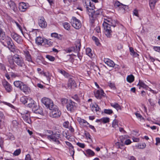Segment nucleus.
I'll return each mask as SVG.
<instances>
[{
    "label": "nucleus",
    "mask_w": 160,
    "mask_h": 160,
    "mask_svg": "<svg viewBox=\"0 0 160 160\" xmlns=\"http://www.w3.org/2000/svg\"><path fill=\"white\" fill-rule=\"evenodd\" d=\"M8 60L10 65L13 66L16 64L19 67H22L25 65L22 57L21 55L17 53L13 55L8 56Z\"/></svg>",
    "instance_id": "f257e3e1"
},
{
    "label": "nucleus",
    "mask_w": 160,
    "mask_h": 160,
    "mask_svg": "<svg viewBox=\"0 0 160 160\" xmlns=\"http://www.w3.org/2000/svg\"><path fill=\"white\" fill-rule=\"evenodd\" d=\"M61 138V132L59 131L52 133L51 135H48L47 138L51 141L56 142L57 144H59L60 142L59 139Z\"/></svg>",
    "instance_id": "f03ea898"
},
{
    "label": "nucleus",
    "mask_w": 160,
    "mask_h": 160,
    "mask_svg": "<svg viewBox=\"0 0 160 160\" xmlns=\"http://www.w3.org/2000/svg\"><path fill=\"white\" fill-rule=\"evenodd\" d=\"M4 41L7 43L9 49L11 52L13 53H18L19 51L18 49L16 48L10 37L7 36V38Z\"/></svg>",
    "instance_id": "7ed1b4c3"
},
{
    "label": "nucleus",
    "mask_w": 160,
    "mask_h": 160,
    "mask_svg": "<svg viewBox=\"0 0 160 160\" xmlns=\"http://www.w3.org/2000/svg\"><path fill=\"white\" fill-rule=\"evenodd\" d=\"M41 101L47 108L49 109L53 108L54 105L53 101L51 99L47 98H42L41 99Z\"/></svg>",
    "instance_id": "20e7f679"
},
{
    "label": "nucleus",
    "mask_w": 160,
    "mask_h": 160,
    "mask_svg": "<svg viewBox=\"0 0 160 160\" xmlns=\"http://www.w3.org/2000/svg\"><path fill=\"white\" fill-rule=\"evenodd\" d=\"M51 111L50 112L51 116L53 118H57L60 116L61 113L56 106L53 105V108L49 109Z\"/></svg>",
    "instance_id": "39448f33"
},
{
    "label": "nucleus",
    "mask_w": 160,
    "mask_h": 160,
    "mask_svg": "<svg viewBox=\"0 0 160 160\" xmlns=\"http://www.w3.org/2000/svg\"><path fill=\"white\" fill-rule=\"evenodd\" d=\"M76 103L71 100H69L68 103L66 105L68 111L71 112H74L76 109Z\"/></svg>",
    "instance_id": "423d86ee"
},
{
    "label": "nucleus",
    "mask_w": 160,
    "mask_h": 160,
    "mask_svg": "<svg viewBox=\"0 0 160 160\" xmlns=\"http://www.w3.org/2000/svg\"><path fill=\"white\" fill-rule=\"evenodd\" d=\"M75 46L74 47H72L71 48L68 49V52H70L72 51H74L75 52H78L80 50L81 47L80 40L78 39L76 40L75 42Z\"/></svg>",
    "instance_id": "0eeeda50"
},
{
    "label": "nucleus",
    "mask_w": 160,
    "mask_h": 160,
    "mask_svg": "<svg viewBox=\"0 0 160 160\" xmlns=\"http://www.w3.org/2000/svg\"><path fill=\"white\" fill-rule=\"evenodd\" d=\"M71 23L72 26L76 29H79L81 27V22L75 17L72 18Z\"/></svg>",
    "instance_id": "6e6552de"
},
{
    "label": "nucleus",
    "mask_w": 160,
    "mask_h": 160,
    "mask_svg": "<svg viewBox=\"0 0 160 160\" xmlns=\"http://www.w3.org/2000/svg\"><path fill=\"white\" fill-rule=\"evenodd\" d=\"M22 117L26 123L29 124L31 123L32 122L30 118V114L28 111L22 112L21 113Z\"/></svg>",
    "instance_id": "1a4fd4ad"
},
{
    "label": "nucleus",
    "mask_w": 160,
    "mask_h": 160,
    "mask_svg": "<svg viewBox=\"0 0 160 160\" xmlns=\"http://www.w3.org/2000/svg\"><path fill=\"white\" fill-rule=\"evenodd\" d=\"M138 85H139V88H140L141 87H142L143 88H145L146 89H149L148 90L154 94H156L158 93V90H153L150 88H149L143 82H142V81H140V80H139V83L138 84Z\"/></svg>",
    "instance_id": "9d476101"
},
{
    "label": "nucleus",
    "mask_w": 160,
    "mask_h": 160,
    "mask_svg": "<svg viewBox=\"0 0 160 160\" xmlns=\"http://www.w3.org/2000/svg\"><path fill=\"white\" fill-rule=\"evenodd\" d=\"M102 25L105 30V34L107 37H110L111 35V33L112 32L111 30V26L108 25L105 22H104Z\"/></svg>",
    "instance_id": "9b49d317"
},
{
    "label": "nucleus",
    "mask_w": 160,
    "mask_h": 160,
    "mask_svg": "<svg viewBox=\"0 0 160 160\" xmlns=\"http://www.w3.org/2000/svg\"><path fill=\"white\" fill-rule=\"evenodd\" d=\"M28 7L29 6L28 3L21 2L19 4V9L21 12H25Z\"/></svg>",
    "instance_id": "f8f14e48"
},
{
    "label": "nucleus",
    "mask_w": 160,
    "mask_h": 160,
    "mask_svg": "<svg viewBox=\"0 0 160 160\" xmlns=\"http://www.w3.org/2000/svg\"><path fill=\"white\" fill-rule=\"evenodd\" d=\"M2 85L5 90L8 92H11L12 90V88L11 85L6 81H2Z\"/></svg>",
    "instance_id": "ddd939ff"
},
{
    "label": "nucleus",
    "mask_w": 160,
    "mask_h": 160,
    "mask_svg": "<svg viewBox=\"0 0 160 160\" xmlns=\"http://www.w3.org/2000/svg\"><path fill=\"white\" fill-rule=\"evenodd\" d=\"M86 7L87 9H95L93 3H92L90 0H85Z\"/></svg>",
    "instance_id": "4468645a"
},
{
    "label": "nucleus",
    "mask_w": 160,
    "mask_h": 160,
    "mask_svg": "<svg viewBox=\"0 0 160 160\" xmlns=\"http://www.w3.org/2000/svg\"><path fill=\"white\" fill-rule=\"evenodd\" d=\"M11 37L17 42L20 43L21 42V39L20 36L17 34L12 32L11 33Z\"/></svg>",
    "instance_id": "2eb2a0df"
},
{
    "label": "nucleus",
    "mask_w": 160,
    "mask_h": 160,
    "mask_svg": "<svg viewBox=\"0 0 160 160\" xmlns=\"http://www.w3.org/2000/svg\"><path fill=\"white\" fill-rule=\"evenodd\" d=\"M94 94L95 97L98 99H100L102 97L104 96V94H105L103 91L102 89L100 90H97Z\"/></svg>",
    "instance_id": "dca6fc26"
},
{
    "label": "nucleus",
    "mask_w": 160,
    "mask_h": 160,
    "mask_svg": "<svg viewBox=\"0 0 160 160\" xmlns=\"http://www.w3.org/2000/svg\"><path fill=\"white\" fill-rule=\"evenodd\" d=\"M39 26L42 28H45L47 26V23L45 21L43 17H41L38 20Z\"/></svg>",
    "instance_id": "f3484780"
},
{
    "label": "nucleus",
    "mask_w": 160,
    "mask_h": 160,
    "mask_svg": "<svg viewBox=\"0 0 160 160\" xmlns=\"http://www.w3.org/2000/svg\"><path fill=\"white\" fill-rule=\"evenodd\" d=\"M20 90L24 93H28L30 91V88L26 84L23 83V85L21 86L20 88Z\"/></svg>",
    "instance_id": "a211bd4d"
},
{
    "label": "nucleus",
    "mask_w": 160,
    "mask_h": 160,
    "mask_svg": "<svg viewBox=\"0 0 160 160\" xmlns=\"http://www.w3.org/2000/svg\"><path fill=\"white\" fill-rule=\"evenodd\" d=\"M87 11L90 17V18L91 20L92 23L93 22V14L94 12V9H87Z\"/></svg>",
    "instance_id": "6ab92c4d"
},
{
    "label": "nucleus",
    "mask_w": 160,
    "mask_h": 160,
    "mask_svg": "<svg viewBox=\"0 0 160 160\" xmlns=\"http://www.w3.org/2000/svg\"><path fill=\"white\" fill-rule=\"evenodd\" d=\"M23 52L26 60L29 62H32L31 56L29 52L26 50L24 51Z\"/></svg>",
    "instance_id": "aec40b11"
},
{
    "label": "nucleus",
    "mask_w": 160,
    "mask_h": 160,
    "mask_svg": "<svg viewBox=\"0 0 160 160\" xmlns=\"http://www.w3.org/2000/svg\"><path fill=\"white\" fill-rule=\"evenodd\" d=\"M104 62L108 66L110 67H113L115 65L114 62L108 58L104 59Z\"/></svg>",
    "instance_id": "412c9836"
},
{
    "label": "nucleus",
    "mask_w": 160,
    "mask_h": 160,
    "mask_svg": "<svg viewBox=\"0 0 160 160\" xmlns=\"http://www.w3.org/2000/svg\"><path fill=\"white\" fill-rule=\"evenodd\" d=\"M28 107L30 108H32V109L33 108H35L36 106H37L35 102L31 98H29V102H28Z\"/></svg>",
    "instance_id": "4be33fe9"
},
{
    "label": "nucleus",
    "mask_w": 160,
    "mask_h": 160,
    "mask_svg": "<svg viewBox=\"0 0 160 160\" xmlns=\"http://www.w3.org/2000/svg\"><path fill=\"white\" fill-rule=\"evenodd\" d=\"M8 3L10 9L12 10L14 12H16L17 10V8L15 3L12 1H10L8 2Z\"/></svg>",
    "instance_id": "5701e85b"
},
{
    "label": "nucleus",
    "mask_w": 160,
    "mask_h": 160,
    "mask_svg": "<svg viewBox=\"0 0 160 160\" xmlns=\"http://www.w3.org/2000/svg\"><path fill=\"white\" fill-rule=\"evenodd\" d=\"M52 45V42L50 40H48L47 39H44L43 45L45 47H50Z\"/></svg>",
    "instance_id": "b1692460"
},
{
    "label": "nucleus",
    "mask_w": 160,
    "mask_h": 160,
    "mask_svg": "<svg viewBox=\"0 0 160 160\" xmlns=\"http://www.w3.org/2000/svg\"><path fill=\"white\" fill-rule=\"evenodd\" d=\"M86 153L83 152L84 155L86 156L92 157L95 155L94 152L90 149H88L86 151Z\"/></svg>",
    "instance_id": "393cba45"
},
{
    "label": "nucleus",
    "mask_w": 160,
    "mask_h": 160,
    "mask_svg": "<svg viewBox=\"0 0 160 160\" xmlns=\"http://www.w3.org/2000/svg\"><path fill=\"white\" fill-rule=\"evenodd\" d=\"M32 111L35 113L42 114L43 111L41 108H39L38 106H36V108L32 109Z\"/></svg>",
    "instance_id": "a878e982"
},
{
    "label": "nucleus",
    "mask_w": 160,
    "mask_h": 160,
    "mask_svg": "<svg viewBox=\"0 0 160 160\" xmlns=\"http://www.w3.org/2000/svg\"><path fill=\"white\" fill-rule=\"evenodd\" d=\"M91 109L93 112H97L98 111L99 112V110H100V109L98 105L96 103L92 104L91 106Z\"/></svg>",
    "instance_id": "bb28decb"
},
{
    "label": "nucleus",
    "mask_w": 160,
    "mask_h": 160,
    "mask_svg": "<svg viewBox=\"0 0 160 160\" xmlns=\"http://www.w3.org/2000/svg\"><path fill=\"white\" fill-rule=\"evenodd\" d=\"M44 39L42 38L41 37H37L36 39V43L38 45H42L43 44Z\"/></svg>",
    "instance_id": "cd10ccee"
},
{
    "label": "nucleus",
    "mask_w": 160,
    "mask_h": 160,
    "mask_svg": "<svg viewBox=\"0 0 160 160\" xmlns=\"http://www.w3.org/2000/svg\"><path fill=\"white\" fill-rule=\"evenodd\" d=\"M158 0H150L149 4L151 9H153L154 8L155 5Z\"/></svg>",
    "instance_id": "c85d7f7f"
},
{
    "label": "nucleus",
    "mask_w": 160,
    "mask_h": 160,
    "mask_svg": "<svg viewBox=\"0 0 160 160\" xmlns=\"http://www.w3.org/2000/svg\"><path fill=\"white\" fill-rule=\"evenodd\" d=\"M23 82L19 81H15L14 82V86L19 89L20 88L21 86L23 85Z\"/></svg>",
    "instance_id": "c756f323"
},
{
    "label": "nucleus",
    "mask_w": 160,
    "mask_h": 160,
    "mask_svg": "<svg viewBox=\"0 0 160 160\" xmlns=\"http://www.w3.org/2000/svg\"><path fill=\"white\" fill-rule=\"evenodd\" d=\"M29 99H28L26 96H23L21 97L20 98L21 102L23 104H25L26 103L29 102Z\"/></svg>",
    "instance_id": "7c9ffc66"
},
{
    "label": "nucleus",
    "mask_w": 160,
    "mask_h": 160,
    "mask_svg": "<svg viewBox=\"0 0 160 160\" xmlns=\"http://www.w3.org/2000/svg\"><path fill=\"white\" fill-rule=\"evenodd\" d=\"M68 85L69 87H72V86H76V83L75 81L72 78H70L68 80Z\"/></svg>",
    "instance_id": "2f4dec72"
},
{
    "label": "nucleus",
    "mask_w": 160,
    "mask_h": 160,
    "mask_svg": "<svg viewBox=\"0 0 160 160\" xmlns=\"http://www.w3.org/2000/svg\"><path fill=\"white\" fill-rule=\"evenodd\" d=\"M134 77L132 75H130L127 76V80L130 83L132 82L134 80Z\"/></svg>",
    "instance_id": "473e14b6"
},
{
    "label": "nucleus",
    "mask_w": 160,
    "mask_h": 160,
    "mask_svg": "<svg viewBox=\"0 0 160 160\" xmlns=\"http://www.w3.org/2000/svg\"><path fill=\"white\" fill-rule=\"evenodd\" d=\"M111 105L112 107L116 108L117 110H121V109L120 106L118 103H111Z\"/></svg>",
    "instance_id": "72a5a7b5"
},
{
    "label": "nucleus",
    "mask_w": 160,
    "mask_h": 160,
    "mask_svg": "<svg viewBox=\"0 0 160 160\" xmlns=\"http://www.w3.org/2000/svg\"><path fill=\"white\" fill-rule=\"evenodd\" d=\"M97 121H98L100 122H102L104 123H107L109 122V118H102L99 120H97Z\"/></svg>",
    "instance_id": "f704fd0d"
},
{
    "label": "nucleus",
    "mask_w": 160,
    "mask_h": 160,
    "mask_svg": "<svg viewBox=\"0 0 160 160\" xmlns=\"http://www.w3.org/2000/svg\"><path fill=\"white\" fill-rule=\"evenodd\" d=\"M58 72L65 77H68V74L63 70L58 69Z\"/></svg>",
    "instance_id": "c9c22d12"
},
{
    "label": "nucleus",
    "mask_w": 160,
    "mask_h": 160,
    "mask_svg": "<svg viewBox=\"0 0 160 160\" xmlns=\"http://www.w3.org/2000/svg\"><path fill=\"white\" fill-rule=\"evenodd\" d=\"M51 36L52 37L57 38L58 39H61L62 38V36L61 35H58L56 33H53L51 34Z\"/></svg>",
    "instance_id": "e433bc0d"
},
{
    "label": "nucleus",
    "mask_w": 160,
    "mask_h": 160,
    "mask_svg": "<svg viewBox=\"0 0 160 160\" xmlns=\"http://www.w3.org/2000/svg\"><path fill=\"white\" fill-rule=\"evenodd\" d=\"M69 100L65 98H62L61 99V102L62 104L63 105H67L68 103Z\"/></svg>",
    "instance_id": "4c0bfd02"
},
{
    "label": "nucleus",
    "mask_w": 160,
    "mask_h": 160,
    "mask_svg": "<svg viewBox=\"0 0 160 160\" xmlns=\"http://www.w3.org/2000/svg\"><path fill=\"white\" fill-rule=\"evenodd\" d=\"M92 50L91 48H88L86 50V53L90 57H92V54L91 52Z\"/></svg>",
    "instance_id": "58836bf2"
},
{
    "label": "nucleus",
    "mask_w": 160,
    "mask_h": 160,
    "mask_svg": "<svg viewBox=\"0 0 160 160\" xmlns=\"http://www.w3.org/2000/svg\"><path fill=\"white\" fill-rule=\"evenodd\" d=\"M7 38L5 34V32H4L1 33V34L0 35V40L4 41Z\"/></svg>",
    "instance_id": "ea45409f"
},
{
    "label": "nucleus",
    "mask_w": 160,
    "mask_h": 160,
    "mask_svg": "<svg viewBox=\"0 0 160 160\" xmlns=\"http://www.w3.org/2000/svg\"><path fill=\"white\" fill-rule=\"evenodd\" d=\"M7 38L5 34V32H4L1 33V34L0 35V40L4 41Z\"/></svg>",
    "instance_id": "a19ab883"
},
{
    "label": "nucleus",
    "mask_w": 160,
    "mask_h": 160,
    "mask_svg": "<svg viewBox=\"0 0 160 160\" xmlns=\"http://www.w3.org/2000/svg\"><path fill=\"white\" fill-rule=\"evenodd\" d=\"M63 26L66 29L68 30L70 29V26L69 24L67 22H65L63 24Z\"/></svg>",
    "instance_id": "79ce46f5"
},
{
    "label": "nucleus",
    "mask_w": 160,
    "mask_h": 160,
    "mask_svg": "<svg viewBox=\"0 0 160 160\" xmlns=\"http://www.w3.org/2000/svg\"><path fill=\"white\" fill-rule=\"evenodd\" d=\"M92 39L95 42L96 44L97 45H98L100 44V42H99V39L97 37L94 36H93L92 37Z\"/></svg>",
    "instance_id": "37998d69"
},
{
    "label": "nucleus",
    "mask_w": 160,
    "mask_h": 160,
    "mask_svg": "<svg viewBox=\"0 0 160 160\" xmlns=\"http://www.w3.org/2000/svg\"><path fill=\"white\" fill-rule=\"evenodd\" d=\"M42 73L44 74V76L46 77L47 80L48 81L49 83L51 76L50 75L49 73L47 74L43 72H42Z\"/></svg>",
    "instance_id": "c03bdc74"
},
{
    "label": "nucleus",
    "mask_w": 160,
    "mask_h": 160,
    "mask_svg": "<svg viewBox=\"0 0 160 160\" xmlns=\"http://www.w3.org/2000/svg\"><path fill=\"white\" fill-rule=\"evenodd\" d=\"M21 152V150L20 149L16 150L13 152V155L15 156H17L19 155Z\"/></svg>",
    "instance_id": "a18cd8bd"
},
{
    "label": "nucleus",
    "mask_w": 160,
    "mask_h": 160,
    "mask_svg": "<svg viewBox=\"0 0 160 160\" xmlns=\"http://www.w3.org/2000/svg\"><path fill=\"white\" fill-rule=\"evenodd\" d=\"M148 102L152 106H154L155 105L156 101L153 100L150 98L148 99Z\"/></svg>",
    "instance_id": "49530a36"
},
{
    "label": "nucleus",
    "mask_w": 160,
    "mask_h": 160,
    "mask_svg": "<svg viewBox=\"0 0 160 160\" xmlns=\"http://www.w3.org/2000/svg\"><path fill=\"white\" fill-rule=\"evenodd\" d=\"M146 145L145 143H144L142 144H138L136 147L139 149H143L144 148Z\"/></svg>",
    "instance_id": "de8ad7c7"
},
{
    "label": "nucleus",
    "mask_w": 160,
    "mask_h": 160,
    "mask_svg": "<svg viewBox=\"0 0 160 160\" xmlns=\"http://www.w3.org/2000/svg\"><path fill=\"white\" fill-rule=\"evenodd\" d=\"M101 9H99L98 10H97L96 11L94 10V12L93 14V17H95L97 15H99L100 14V12H101Z\"/></svg>",
    "instance_id": "09e8293b"
},
{
    "label": "nucleus",
    "mask_w": 160,
    "mask_h": 160,
    "mask_svg": "<svg viewBox=\"0 0 160 160\" xmlns=\"http://www.w3.org/2000/svg\"><path fill=\"white\" fill-rule=\"evenodd\" d=\"M46 57L47 59L51 61H53L55 60V58L54 57L49 55H47Z\"/></svg>",
    "instance_id": "8fccbe9b"
},
{
    "label": "nucleus",
    "mask_w": 160,
    "mask_h": 160,
    "mask_svg": "<svg viewBox=\"0 0 160 160\" xmlns=\"http://www.w3.org/2000/svg\"><path fill=\"white\" fill-rule=\"evenodd\" d=\"M108 85L111 88L113 89H116V87L115 86V85L114 83H112L111 82H108Z\"/></svg>",
    "instance_id": "3c124183"
},
{
    "label": "nucleus",
    "mask_w": 160,
    "mask_h": 160,
    "mask_svg": "<svg viewBox=\"0 0 160 160\" xmlns=\"http://www.w3.org/2000/svg\"><path fill=\"white\" fill-rule=\"evenodd\" d=\"M12 124L14 127H17L18 126V123L17 120H13L12 121Z\"/></svg>",
    "instance_id": "603ef678"
},
{
    "label": "nucleus",
    "mask_w": 160,
    "mask_h": 160,
    "mask_svg": "<svg viewBox=\"0 0 160 160\" xmlns=\"http://www.w3.org/2000/svg\"><path fill=\"white\" fill-rule=\"evenodd\" d=\"M104 112L105 113L110 114L112 113V111L111 109H105L104 110Z\"/></svg>",
    "instance_id": "864d4df0"
},
{
    "label": "nucleus",
    "mask_w": 160,
    "mask_h": 160,
    "mask_svg": "<svg viewBox=\"0 0 160 160\" xmlns=\"http://www.w3.org/2000/svg\"><path fill=\"white\" fill-rule=\"evenodd\" d=\"M85 135L87 139H89L90 140H91V135L88 132H85Z\"/></svg>",
    "instance_id": "5fc2aeb1"
},
{
    "label": "nucleus",
    "mask_w": 160,
    "mask_h": 160,
    "mask_svg": "<svg viewBox=\"0 0 160 160\" xmlns=\"http://www.w3.org/2000/svg\"><path fill=\"white\" fill-rule=\"evenodd\" d=\"M77 0H63V2L65 4H68L72 2H75Z\"/></svg>",
    "instance_id": "6e6d98bb"
},
{
    "label": "nucleus",
    "mask_w": 160,
    "mask_h": 160,
    "mask_svg": "<svg viewBox=\"0 0 160 160\" xmlns=\"http://www.w3.org/2000/svg\"><path fill=\"white\" fill-rule=\"evenodd\" d=\"M116 125H118V121L117 120L115 119L112 122V126L113 127L115 128Z\"/></svg>",
    "instance_id": "4d7b16f0"
},
{
    "label": "nucleus",
    "mask_w": 160,
    "mask_h": 160,
    "mask_svg": "<svg viewBox=\"0 0 160 160\" xmlns=\"http://www.w3.org/2000/svg\"><path fill=\"white\" fill-rule=\"evenodd\" d=\"M77 145L82 148H84L85 147V145L84 143H81L79 142H78L77 143Z\"/></svg>",
    "instance_id": "13d9d810"
},
{
    "label": "nucleus",
    "mask_w": 160,
    "mask_h": 160,
    "mask_svg": "<svg viewBox=\"0 0 160 160\" xmlns=\"http://www.w3.org/2000/svg\"><path fill=\"white\" fill-rule=\"evenodd\" d=\"M135 115L137 117L140 119H143V118L142 116L138 112H136L135 113Z\"/></svg>",
    "instance_id": "bf43d9fd"
},
{
    "label": "nucleus",
    "mask_w": 160,
    "mask_h": 160,
    "mask_svg": "<svg viewBox=\"0 0 160 160\" xmlns=\"http://www.w3.org/2000/svg\"><path fill=\"white\" fill-rule=\"evenodd\" d=\"M112 21V20L110 19L109 20H106L104 22H106V23H107L108 25L111 26Z\"/></svg>",
    "instance_id": "052dcab7"
},
{
    "label": "nucleus",
    "mask_w": 160,
    "mask_h": 160,
    "mask_svg": "<svg viewBox=\"0 0 160 160\" xmlns=\"http://www.w3.org/2000/svg\"><path fill=\"white\" fill-rule=\"evenodd\" d=\"M153 49L156 51L160 52V47L154 46L153 47Z\"/></svg>",
    "instance_id": "680f3d73"
},
{
    "label": "nucleus",
    "mask_w": 160,
    "mask_h": 160,
    "mask_svg": "<svg viewBox=\"0 0 160 160\" xmlns=\"http://www.w3.org/2000/svg\"><path fill=\"white\" fill-rule=\"evenodd\" d=\"M70 153L72 156V158H73V156L74 153V150L73 148L72 149H69Z\"/></svg>",
    "instance_id": "e2e57ef3"
},
{
    "label": "nucleus",
    "mask_w": 160,
    "mask_h": 160,
    "mask_svg": "<svg viewBox=\"0 0 160 160\" xmlns=\"http://www.w3.org/2000/svg\"><path fill=\"white\" fill-rule=\"evenodd\" d=\"M83 121L82 122V124H81L80 125H83L84 126H87L88 125H89V123L88 122L85 120H83Z\"/></svg>",
    "instance_id": "0e129e2a"
},
{
    "label": "nucleus",
    "mask_w": 160,
    "mask_h": 160,
    "mask_svg": "<svg viewBox=\"0 0 160 160\" xmlns=\"http://www.w3.org/2000/svg\"><path fill=\"white\" fill-rule=\"evenodd\" d=\"M65 142L66 144L69 147V149H72L73 148V146L70 142Z\"/></svg>",
    "instance_id": "69168bd1"
},
{
    "label": "nucleus",
    "mask_w": 160,
    "mask_h": 160,
    "mask_svg": "<svg viewBox=\"0 0 160 160\" xmlns=\"http://www.w3.org/2000/svg\"><path fill=\"white\" fill-rule=\"evenodd\" d=\"M156 145L158 146L160 143V138H156Z\"/></svg>",
    "instance_id": "338daca9"
},
{
    "label": "nucleus",
    "mask_w": 160,
    "mask_h": 160,
    "mask_svg": "<svg viewBox=\"0 0 160 160\" xmlns=\"http://www.w3.org/2000/svg\"><path fill=\"white\" fill-rule=\"evenodd\" d=\"M25 160H32L29 154H28L26 156Z\"/></svg>",
    "instance_id": "774afa93"
}]
</instances>
